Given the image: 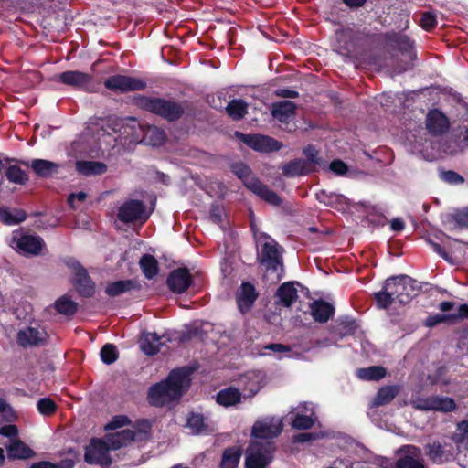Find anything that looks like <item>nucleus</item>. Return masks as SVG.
Segmentation results:
<instances>
[{
  "label": "nucleus",
  "instance_id": "f257e3e1",
  "mask_svg": "<svg viewBox=\"0 0 468 468\" xmlns=\"http://www.w3.org/2000/svg\"><path fill=\"white\" fill-rule=\"evenodd\" d=\"M250 228L257 245V259L264 268V279L271 283L279 282L283 276V249L268 234L257 229L250 214Z\"/></svg>",
  "mask_w": 468,
  "mask_h": 468
},
{
  "label": "nucleus",
  "instance_id": "052dcab7",
  "mask_svg": "<svg viewBox=\"0 0 468 468\" xmlns=\"http://www.w3.org/2000/svg\"><path fill=\"white\" fill-rule=\"evenodd\" d=\"M146 197H143V200H137V199H130L125 202H123L122 205H145L146 202L149 203V205H155L157 201V197L154 193H145Z\"/></svg>",
  "mask_w": 468,
  "mask_h": 468
},
{
  "label": "nucleus",
  "instance_id": "49530a36",
  "mask_svg": "<svg viewBox=\"0 0 468 468\" xmlns=\"http://www.w3.org/2000/svg\"><path fill=\"white\" fill-rule=\"evenodd\" d=\"M187 428H189L193 434H201L206 432L207 425L202 415L191 413L187 419Z\"/></svg>",
  "mask_w": 468,
  "mask_h": 468
},
{
  "label": "nucleus",
  "instance_id": "6ab92c4d",
  "mask_svg": "<svg viewBox=\"0 0 468 468\" xmlns=\"http://www.w3.org/2000/svg\"><path fill=\"white\" fill-rule=\"evenodd\" d=\"M426 127L431 134L441 135L448 130L449 121L441 112L432 110L427 115Z\"/></svg>",
  "mask_w": 468,
  "mask_h": 468
},
{
  "label": "nucleus",
  "instance_id": "f3484780",
  "mask_svg": "<svg viewBox=\"0 0 468 468\" xmlns=\"http://www.w3.org/2000/svg\"><path fill=\"white\" fill-rule=\"evenodd\" d=\"M153 212V207H120L118 218L124 223H144Z\"/></svg>",
  "mask_w": 468,
  "mask_h": 468
},
{
  "label": "nucleus",
  "instance_id": "4c0bfd02",
  "mask_svg": "<svg viewBox=\"0 0 468 468\" xmlns=\"http://www.w3.org/2000/svg\"><path fill=\"white\" fill-rule=\"evenodd\" d=\"M77 168L86 176L102 175L107 171V165L99 161H80L77 163Z\"/></svg>",
  "mask_w": 468,
  "mask_h": 468
},
{
  "label": "nucleus",
  "instance_id": "6e6d98bb",
  "mask_svg": "<svg viewBox=\"0 0 468 468\" xmlns=\"http://www.w3.org/2000/svg\"><path fill=\"white\" fill-rule=\"evenodd\" d=\"M37 408L42 415H51L57 409L56 403L49 398H44L37 401Z\"/></svg>",
  "mask_w": 468,
  "mask_h": 468
},
{
  "label": "nucleus",
  "instance_id": "37998d69",
  "mask_svg": "<svg viewBox=\"0 0 468 468\" xmlns=\"http://www.w3.org/2000/svg\"><path fill=\"white\" fill-rule=\"evenodd\" d=\"M386 375V369L380 366L359 368L356 376L363 380H379Z\"/></svg>",
  "mask_w": 468,
  "mask_h": 468
},
{
  "label": "nucleus",
  "instance_id": "473e14b6",
  "mask_svg": "<svg viewBox=\"0 0 468 468\" xmlns=\"http://www.w3.org/2000/svg\"><path fill=\"white\" fill-rule=\"evenodd\" d=\"M242 395L238 388H228L220 390L217 395V402L225 407L234 406L239 403Z\"/></svg>",
  "mask_w": 468,
  "mask_h": 468
},
{
  "label": "nucleus",
  "instance_id": "338daca9",
  "mask_svg": "<svg viewBox=\"0 0 468 468\" xmlns=\"http://www.w3.org/2000/svg\"><path fill=\"white\" fill-rule=\"evenodd\" d=\"M17 433L18 430L15 425H5L0 428V434L8 438H14Z\"/></svg>",
  "mask_w": 468,
  "mask_h": 468
},
{
  "label": "nucleus",
  "instance_id": "e433bc0d",
  "mask_svg": "<svg viewBox=\"0 0 468 468\" xmlns=\"http://www.w3.org/2000/svg\"><path fill=\"white\" fill-rule=\"evenodd\" d=\"M409 455L397 462L396 468H424V465L418 460L420 451L414 446H407Z\"/></svg>",
  "mask_w": 468,
  "mask_h": 468
},
{
  "label": "nucleus",
  "instance_id": "a19ab883",
  "mask_svg": "<svg viewBox=\"0 0 468 468\" xmlns=\"http://www.w3.org/2000/svg\"><path fill=\"white\" fill-rule=\"evenodd\" d=\"M388 41L393 44L402 54H408L411 57L413 52V42L406 35L393 34L388 37Z\"/></svg>",
  "mask_w": 468,
  "mask_h": 468
},
{
  "label": "nucleus",
  "instance_id": "4d7b16f0",
  "mask_svg": "<svg viewBox=\"0 0 468 468\" xmlns=\"http://www.w3.org/2000/svg\"><path fill=\"white\" fill-rule=\"evenodd\" d=\"M101 360L106 364H112L117 359V350L115 346L106 344L101 350Z\"/></svg>",
  "mask_w": 468,
  "mask_h": 468
},
{
  "label": "nucleus",
  "instance_id": "c9c22d12",
  "mask_svg": "<svg viewBox=\"0 0 468 468\" xmlns=\"http://www.w3.org/2000/svg\"><path fill=\"white\" fill-rule=\"evenodd\" d=\"M226 112L232 120L240 121L248 113V103L241 99L231 100L226 107Z\"/></svg>",
  "mask_w": 468,
  "mask_h": 468
},
{
  "label": "nucleus",
  "instance_id": "c85d7f7f",
  "mask_svg": "<svg viewBox=\"0 0 468 468\" xmlns=\"http://www.w3.org/2000/svg\"><path fill=\"white\" fill-rule=\"evenodd\" d=\"M163 344L162 337L158 336L155 333L144 334L140 339L141 349L146 355L156 354Z\"/></svg>",
  "mask_w": 468,
  "mask_h": 468
},
{
  "label": "nucleus",
  "instance_id": "cd10ccee",
  "mask_svg": "<svg viewBox=\"0 0 468 468\" xmlns=\"http://www.w3.org/2000/svg\"><path fill=\"white\" fill-rule=\"evenodd\" d=\"M135 440V433L131 430H122L107 436L106 441L112 450H117Z\"/></svg>",
  "mask_w": 468,
  "mask_h": 468
},
{
  "label": "nucleus",
  "instance_id": "864d4df0",
  "mask_svg": "<svg viewBox=\"0 0 468 468\" xmlns=\"http://www.w3.org/2000/svg\"><path fill=\"white\" fill-rule=\"evenodd\" d=\"M420 27L426 31H431L437 26V16L433 12H423L420 20Z\"/></svg>",
  "mask_w": 468,
  "mask_h": 468
},
{
  "label": "nucleus",
  "instance_id": "c756f323",
  "mask_svg": "<svg viewBox=\"0 0 468 468\" xmlns=\"http://www.w3.org/2000/svg\"><path fill=\"white\" fill-rule=\"evenodd\" d=\"M311 314L314 319L319 323H324L334 314V307L324 301H315L311 306Z\"/></svg>",
  "mask_w": 468,
  "mask_h": 468
},
{
  "label": "nucleus",
  "instance_id": "09e8293b",
  "mask_svg": "<svg viewBox=\"0 0 468 468\" xmlns=\"http://www.w3.org/2000/svg\"><path fill=\"white\" fill-rule=\"evenodd\" d=\"M140 265L146 278L152 279L157 274V261L151 255H144L140 260Z\"/></svg>",
  "mask_w": 468,
  "mask_h": 468
},
{
  "label": "nucleus",
  "instance_id": "f03ea898",
  "mask_svg": "<svg viewBox=\"0 0 468 468\" xmlns=\"http://www.w3.org/2000/svg\"><path fill=\"white\" fill-rule=\"evenodd\" d=\"M133 104L168 122H175L183 117L194 116V103L187 100L179 101L163 97L138 94L133 98Z\"/></svg>",
  "mask_w": 468,
  "mask_h": 468
},
{
  "label": "nucleus",
  "instance_id": "6e6552de",
  "mask_svg": "<svg viewBox=\"0 0 468 468\" xmlns=\"http://www.w3.org/2000/svg\"><path fill=\"white\" fill-rule=\"evenodd\" d=\"M235 137L245 144L248 147L254 151L261 153H271L279 151L282 147V144L278 140L258 133L245 134L236 131Z\"/></svg>",
  "mask_w": 468,
  "mask_h": 468
},
{
  "label": "nucleus",
  "instance_id": "2f4dec72",
  "mask_svg": "<svg viewBox=\"0 0 468 468\" xmlns=\"http://www.w3.org/2000/svg\"><path fill=\"white\" fill-rule=\"evenodd\" d=\"M428 456L433 463H442L452 458V452L445 445L434 442L428 445Z\"/></svg>",
  "mask_w": 468,
  "mask_h": 468
},
{
  "label": "nucleus",
  "instance_id": "ea45409f",
  "mask_svg": "<svg viewBox=\"0 0 468 468\" xmlns=\"http://www.w3.org/2000/svg\"><path fill=\"white\" fill-rule=\"evenodd\" d=\"M5 175L9 182L16 185H26L29 180L27 172L22 170L17 165L9 164L6 166Z\"/></svg>",
  "mask_w": 468,
  "mask_h": 468
},
{
  "label": "nucleus",
  "instance_id": "b1692460",
  "mask_svg": "<svg viewBox=\"0 0 468 468\" xmlns=\"http://www.w3.org/2000/svg\"><path fill=\"white\" fill-rule=\"evenodd\" d=\"M256 298L257 293L254 286L248 282L242 283L237 295L238 306L240 312L249 311Z\"/></svg>",
  "mask_w": 468,
  "mask_h": 468
},
{
  "label": "nucleus",
  "instance_id": "3c124183",
  "mask_svg": "<svg viewBox=\"0 0 468 468\" xmlns=\"http://www.w3.org/2000/svg\"><path fill=\"white\" fill-rule=\"evenodd\" d=\"M131 284L130 281H118L109 284L106 287V292L111 296H116L128 291L131 288Z\"/></svg>",
  "mask_w": 468,
  "mask_h": 468
},
{
  "label": "nucleus",
  "instance_id": "603ef678",
  "mask_svg": "<svg viewBox=\"0 0 468 468\" xmlns=\"http://www.w3.org/2000/svg\"><path fill=\"white\" fill-rule=\"evenodd\" d=\"M35 215L39 217L37 223L40 228L55 227L59 223V219L57 217L50 215L47 211L37 212Z\"/></svg>",
  "mask_w": 468,
  "mask_h": 468
},
{
  "label": "nucleus",
  "instance_id": "f8f14e48",
  "mask_svg": "<svg viewBox=\"0 0 468 468\" xmlns=\"http://www.w3.org/2000/svg\"><path fill=\"white\" fill-rule=\"evenodd\" d=\"M238 383L243 390V398H251L263 387L265 374L261 370L248 371L239 377Z\"/></svg>",
  "mask_w": 468,
  "mask_h": 468
},
{
  "label": "nucleus",
  "instance_id": "393cba45",
  "mask_svg": "<svg viewBox=\"0 0 468 468\" xmlns=\"http://www.w3.org/2000/svg\"><path fill=\"white\" fill-rule=\"evenodd\" d=\"M27 213L19 207H0V221L5 225H16L27 218Z\"/></svg>",
  "mask_w": 468,
  "mask_h": 468
},
{
  "label": "nucleus",
  "instance_id": "c03bdc74",
  "mask_svg": "<svg viewBox=\"0 0 468 468\" xmlns=\"http://www.w3.org/2000/svg\"><path fill=\"white\" fill-rule=\"evenodd\" d=\"M54 308L60 314L72 315L77 310V303L64 295L55 302Z\"/></svg>",
  "mask_w": 468,
  "mask_h": 468
},
{
  "label": "nucleus",
  "instance_id": "9b49d317",
  "mask_svg": "<svg viewBox=\"0 0 468 468\" xmlns=\"http://www.w3.org/2000/svg\"><path fill=\"white\" fill-rule=\"evenodd\" d=\"M109 447L107 441L93 439L90 445L86 448L85 461L90 464H100L107 467L111 464V458L109 456Z\"/></svg>",
  "mask_w": 468,
  "mask_h": 468
},
{
  "label": "nucleus",
  "instance_id": "f704fd0d",
  "mask_svg": "<svg viewBox=\"0 0 468 468\" xmlns=\"http://www.w3.org/2000/svg\"><path fill=\"white\" fill-rule=\"evenodd\" d=\"M9 458L27 459L34 456V452L20 440L14 439L7 448Z\"/></svg>",
  "mask_w": 468,
  "mask_h": 468
},
{
  "label": "nucleus",
  "instance_id": "5701e85b",
  "mask_svg": "<svg viewBox=\"0 0 468 468\" xmlns=\"http://www.w3.org/2000/svg\"><path fill=\"white\" fill-rule=\"evenodd\" d=\"M442 222L448 229L468 228V207L454 209L453 212L442 216Z\"/></svg>",
  "mask_w": 468,
  "mask_h": 468
},
{
  "label": "nucleus",
  "instance_id": "bb28decb",
  "mask_svg": "<svg viewBox=\"0 0 468 468\" xmlns=\"http://www.w3.org/2000/svg\"><path fill=\"white\" fill-rule=\"evenodd\" d=\"M282 172L286 177H295L312 173L303 158H296L285 163L282 166Z\"/></svg>",
  "mask_w": 468,
  "mask_h": 468
},
{
  "label": "nucleus",
  "instance_id": "ddd939ff",
  "mask_svg": "<svg viewBox=\"0 0 468 468\" xmlns=\"http://www.w3.org/2000/svg\"><path fill=\"white\" fill-rule=\"evenodd\" d=\"M282 431V420L275 417H267L255 422L252 435L258 439H271L278 436Z\"/></svg>",
  "mask_w": 468,
  "mask_h": 468
},
{
  "label": "nucleus",
  "instance_id": "a878e982",
  "mask_svg": "<svg viewBox=\"0 0 468 468\" xmlns=\"http://www.w3.org/2000/svg\"><path fill=\"white\" fill-rule=\"evenodd\" d=\"M34 173L43 178H48L57 173L58 165L45 159H33L29 165Z\"/></svg>",
  "mask_w": 468,
  "mask_h": 468
},
{
  "label": "nucleus",
  "instance_id": "680f3d73",
  "mask_svg": "<svg viewBox=\"0 0 468 468\" xmlns=\"http://www.w3.org/2000/svg\"><path fill=\"white\" fill-rule=\"evenodd\" d=\"M225 217L224 207H213L210 211L209 219L218 224H221L223 222V218Z\"/></svg>",
  "mask_w": 468,
  "mask_h": 468
},
{
  "label": "nucleus",
  "instance_id": "de8ad7c7",
  "mask_svg": "<svg viewBox=\"0 0 468 468\" xmlns=\"http://www.w3.org/2000/svg\"><path fill=\"white\" fill-rule=\"evenodd\" d=\"M397 393H398V388L396 387L381 388L378 390V392L374 399L373 404L376 406L386 405V404L389 403L395 398Z\"/></svg>",
  "mask_w": 468,
  "mask_h": 468
},
{
  "label": "nucleus",
  "instance_id": "774afa93",
  "mask_svg": "<svg viewBox=\"0 0 468 468\" xmlns=\"http://www.w3.org/2000/svg\"><path fill=\"white\" fill-rule=\"evenodd\" d=\"M319 436L317 433L314 432H305V433H300L293 438L294 442H305L312 440L317 439Z\"/></svg>",
  "mask_w": 468,
  "mask_h": 468
},
{
  "label": "nucleus",
  "instance_id": "5fc2aeb1",
  "mask_svg": "<svg viewBox=\"0 0 468 468\" xmlns=\"http://www.w3.org/2000/svg\"><path fill=\"white\" fill-rule=\"evenodd\" d=\"M440 178L450 185H461L464 183V178L455 171L447 170L440 173Z\"/></svg>",
  "mask_w": 468,
  "mask_h": 468
},
{
  "label": "nucleus",
  "instance_id": "72a5a7b5",
  "mask_svg": "<svg viewBox=\"0 0 468 468\" xmlns=\"http://www.w3.org/2000/svg\"><path fill=\"white\" fill-rule=\"evenodd\" d=\"M277 296L281 303H282L284 306H291L298 297L297 289L295 288L294 283H282L277 291Z\"/></svg>",
  "mask_w": 468,
  "mask_h": 468
},
{
  "label": "nucleus",
  "instance_id": "e2e57ef3",
  "mask_svg": "<svg viewBox=\"0 0 468 468\" xmlns=\"http://www.w3.org/2000/svg\"><path fill=\"white\" fill-rule=\"evenodd\" d=\"M70 463L69 462H63L60 464H55L50 462H38L35 463L31 465V468H70Z\"/></svg>",
  "mask_w": 468,
  "mask_h": 468
},
{
  "label": "nucleus",
  "instance_id": "7ed1b4c3",
  "mask_svg": "<svg viewBox=\"0 0 468 468\" xmlns=\"http://www.w3.org/2000/svg\"><path fill=\"white\" fill-rule=\"evenodd\" d=\"M191 372L192 370L188 367L173 370L166 380L150 388L149 403L154 406H164L179 399L190 385Z\"/></svg>",
  "mask_w": 468,
  "mask_h": 468
},
{
  "label": "nucleus",
  "instance_id": "423d86ee",
  "mask_svg": "<svg viewBox=\"0 0 468 468\" xmlns=\"http://www.w3.org/2000/svg\"><path fill=\"white\" fill-rule=\"evenodd\" d=\"M387 289L393 293L395 300L401 304L410 303L419 292L416 282L407 275L387 279Z\"/></svg>",
  "mask_w": 468,
  "mask_h": 468
},
{
  "label": "nucleus",
  "instance_id": "20e7f679",
  "mask_svg": "<svg viewBox=\"0 0 468 468\" xmlns=\"http://www.w3.org/2000/svg\"><path fill=\"white\" fill-rule=\"evenodd\" d=\"M231 172L241 180L242 184L253 194L269 205H280L281 198L266 185H264L252 172L250 167L243 162H236L230 165Z\"/></svg>",
  "mask_w": 468,
  "mask_h": 468
},
{
  "label": "nucleus",
  "instance_id": "aec40b11",
  "mask_svg": "<svg viewBox=\"0 0 468 468\" xmlns=\"http://www.w3.org/2000/svg\"><path fill=\"white\" fill-rule=\"evenodd\" d=\"M47 338V333L40 328L27 327L17 334V342L22 346H37Z\"/></svg>",
  "mask_w": 468,
  "mask_h": 468
},
{
  "label": "nucleus",
  "instance_id": "4468645a",
  "mask_svg": "<svg viewBox=\"0 0 468 468\" xmlns=\"http://www.w3.org/2000/svg\"><path fill=\"white\" fill-rule=\"evenodd\" d=\"M358 32L351 27H341L335 30L336 48L338 53L348 55L355 51L356 40L358 37Z\"/></svg>",
  "mask_w": 468,
  "mask_h": 468
},
{
  "label": "nucleus",
  "instance_id": "412c9836",
  "mask_svg": "<svg viewBox=\"0 0 468 468\" xmlns=\"http://www.w3.org/2000/svg\"><path fill=\"white\" fill-rule=\"evenodd\" d=\"M296 104L292 101H281L272 103L271 113L272 117L282 123H288L295 115Z\"/></svg>",
  "mask_w": 468,
  "mask_h": 468
},
{
  "label": "nucleus",
  "instance_id": "79ce46f5",
  "mask_svg": "<svg viewBox=\"0 0 468 468\" xmlns=\"http://www.w3.org/2000/svg\"><path fill=\"white\" fill-rule=\"evenodd\" d=\"M453 441L456 443L459 454H461L463 449L468 447V420H463L458 424Z\"/></svg>",
  "mask_w": 468,
  "mask_h": 468
},
{
  "label": "nucleus",
  "instance_id": "a211bd4d",
  "mask_svg": "<svg viewBox=\"0 0 468 468\" xmlns=\"http://www.w3.org/2000/svg\"><path fill=\"white\" fill-rule=\"evenodd\" d=\"M316 418L311 403L304 402L296 408V413L292 420V426L297 430H307L315 423Z\"/></svg>",
  "mask_w": 468,
  "mask_h": 468
},
{
  "label": "nucleus",
  "instance_id": "2eb2a0df",
  "mask_svg": "<svg viewBox=\"0 0 468 468\" xmlns=\"http://www.w3.org/2000/svg\"><path fill=\"white\" fill-rule=\"evenodd\" d=\"M416 409L423 410L451 411L455 408L454 401L445 397H431L426 399H416L412 401Z\"/></svg>",
  "mask_w": 468,
  "mask_h": 468
},
{
  "label": "nucleus",
  "instance_id": "a18cd8bd",
  "mask_svg": "<svg viewBox=\"0 0 468 468\" xmlns=\"http://www.w3.org/2000/svg\"><path fill=\"white\" fill-rule=\"evenodd\" d=\"M317 200L324 205H351L348 199L343 195L327 194L322 190L316 194Z\"/></svg>",
  "mask_w": 468,
  "mask_h": 468
},
{
  "label": "nucleus",
  "instance_id": "0eeeda50",
  "mask_svg": "<svg viewBox=\"0 0 468 468\" xmlns=\"http://www.w3.org/2000/svg\"><path fill=\"white\" fill-rule=\"evenodd\" d=\"M274 450L271 441H253L246 452V468H265L271 462Z\"/></svg>",
  "mask_w": 468,
  "mask_h": 468
},
{
  "label": "nucleus",
  "instance_id": "58836bf2",
  "mask_svg": "<svg viewBox=\"0 0 468 468\" xmlns=\"http://www.w3.org/2000/svg\"><path fill=\"white\" fill-rule=\"evenodd\" d=\"M241 457L239 447H231L224 451L219 468H238Z\"/></svg>",
  "mask_w": 468,
  "mask_h": 468
},
{
  "label": "nucleus",
  "instance_id": "0e129e2a",
  "mask_svg": "<svg viewBox=\"0 0 468 468\" xmlns=\"http://www.w3.org/2000/svg\"><path fill=\"white\" fill-rule=\"evenodd\" d=\"M128 419L125 416H116L112 419L111 422H109L105 429L106 430H115L121 427H123L128 423Z\"/></svg>",
  "mask_w": 468,
  "mask_h": 468
},
{
  "label": "nucleus",
  "instance_id": "8fccbe9b",
  "mask_svg": "<svg viewBox=\"0 0 468 468\" xmlns=\"http://www.w3.org/2000/svg\"><path fill=\"white\" fill-rule=\"evenodd\" d=\"M374 295H375V300H376L377 305L380 309H387L393 303L396 302L393 293H391L387 289V281L384 283L382 291L376 292Z\"/></svg>",
  "mask_w": 468,
  "mask_h": 468
},
{
  "label": "nucleus",
  "instance_id": "4be33fe9",
  "mask_svg": "<svg viewBox=\"0 0 468 468\" xmlns=\"http://www.w3.org/2000/svg\"><path fill=\"white\" fill-rule=\"evenodd\" d=\"M191 283V275L186 269H177L167 279L169 288L175 292H185Z\"/></svg>",
  "mask_w": 468,
  "mask_h": 468
},
{
  "label": "nucleus",
  "instance_id": "13d9d810",
  "mask_svg": "<svg viewBox=\"0 0 468 468\" xmlns=\"http://www.w3.org/2000/svg\"><path fill=\"white\" fill-rule=\"evenodd\" d=\"M0 414L6 421H13L16 419L13 409L2 398H0Z\"/></svg>",
  "mask_w": 468,
  "mask_h": 468
},
{
  "label": "nucleus",
  "instance_id": "dca6fc26",
  "mask_svg": "<svg viewBox=\"0 0 468 468\" xmlns=\"http://www.w3.org/2000/svg\"><path fill=\"white\" fill-rule=\"evenodd\" d=\"M69 267L71 268L73 282L78 292L84 296H90L94 292V285L86 270L77 261H72Z\"/></svg>",
  "mask_w": 468,
  "mask_h": 468
},
{
  "label": "nucleus",
  "instance_id": "39448f33",
  "mask_svg": "<svg viewBox=\"0 0 468 468\" xmlns=\"http://www.w3.org/2000/svg\"><path fill=\"white\" fill-rule=\"evenodd\" d=\"M9 246L24 256H37L45 247L42 238L20 230H15L9 240Z\"/></svg>",
  "mask_w": 468,
  "mask_h": 468
},
{
  "label": "nucleus",
  "instance_id": "bf43d9fd",
  "mask_svg": "<svg viewBox=\"0 0 468 468\" xmlns=\"http://www.w3.org/2000/svg\"><path fill=\"white\" fill-rule=\"evenodd\" d=\"M329 169L338 176H344L348 171L347 165L341 159H335L329 165Z\"/></svg>",
  "mask_w": 468,
  "mask_h": 468
},
{
  "label": "nucleus",
  "instance_id": "9d476101",
  "mask_svg": "<svg viewBox=\"0 0 468 468\" xmlns=\"http://www.w3.org/2000/svg\"><path fill=\"white\" fill-rule=\"evenodd\" d=\"M54 80L77 90L93 92V76L80 70H67L55 76Z\"/></svg>",
  "mask_w": 468,
  "mask_h": 468
},
{
  "label": "nucleus",
  "instance_id": "1a4fd4ad",
  "mask_svg": "<svg viewBox=\"0 0 468 468\" xmlns=\"http://www.w3.org/2000/svg\"><path fill=\"white\" fill-rule=\"evenodd\" d=\"M107 90L114 92L126 93L130 91L144 90L147 83L144 79L115 74L104 80Z\"/></svg>",
  "mask_w": 468,
  "mask_h": 468
},
{
  "label": "nucleus",
  "instance_id": "7c9ffc66",
  "mask_svg": "<svg viewBox=\"0 0 468 468\" xmlns=\"http://www.w3.org/2000/svg\"><path fill=\"white\" fill-rule=\"evenodd\" d=\"M303 154L305 155L304 162L306 166L311 172H315L317 168L324 169L326 167V161L319 156V152L312 144H309L303 149Z\"/></svg>",
  "mask_w": 468,
  "mask_h": 468
},
{
  "label": "nucleus",
  "instance_id": "69168bd1",
  "mask_svg": "<svg viewBox=\"0 0 468 468\" xmlns=\"http://www.w3.org/2000/svg\"><path fill=\"white\" fill-rule=\"evenodd\" d=\"M275 96L281 97V98H290V99H295L299 97V92L293 90H290L287 88L282 89H277L274 91Z\"/></svg>",
  "mask_w": 468,
  "mask_h": 468
}]
</instances>
